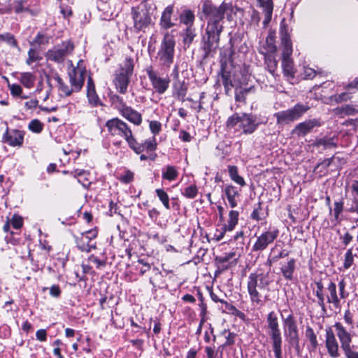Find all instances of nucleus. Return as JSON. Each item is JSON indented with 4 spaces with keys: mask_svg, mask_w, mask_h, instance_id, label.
<instances>
[{
    "mask_svg": "<svg viewBox=\"0 0 358 358\" xmlns=\"http://www.w3.org/2000/svg\"><path fill=\"white\" fill-rule=\"evenodd\" d=\"M233 6L231 3L222 2L218 7L210 1H205L201 7L202 13L208 18L206 27H216L217 29L223 30L221 23L224 15L230 16L233 13Z\"/></svg>",
    "mask_w": 358,
    "mask_h": 358,
    "instance_id": "obj_1",
    "label": "nucleus"
},
{
    "mask_svg": "<svg viewBox=\"0 0 358 358\" xmlns=\"http://www.w3.org/2000/svg\"><path fill=\"white\" fill-rule=\"evenodd\" d=\"M271 281L268 279V273H252L248 276L247 282L248 292L250 301L255 306H263L264 301L259 289H268Z\"/></svg>",
    "mask_w": 358,
    "mask_h": 358,
    "instance_id": "obj_2",
    "label": "nucleus"
},
{
    "mask_svg": "<svg viewBox=\"0 0 358 358\" xmlns=\"http://www.w3.org/2000/svg\"><path fill=\"white\" fill-rule=\"evenodd\" d=\"M156 6L151 0H143L138 6L132 7L134 27L137 31H143L151 23V15Z\"/></svg>",
    "mask_w": 358,
    "mask_h": 358,
    "instance_id": "obj_3",
    "label": "nucleus"
},
{
    "mask_svg": "<svg viewBox=\"0 0 358 358\" xmlns=\"http://www.w3.org/2000/svg\"><path fill=\"white\" fill-rule=\"evenodd\" d=\"M176 41L174 36L169 32L164 34L157 57L162 66L169 67L173 62Z\"/></svg>",
    "mask_w": 358,
    "mask_h": 358,
    "instance_id": "obj_4",
    "label": "nucleus"
},
{
    "mask_svg": "<svg viewBox=\"0 0 358 358\" xmlns=\"http://www.w3.org/2000/svg\"><path fill=\"white\" fill-rule=\"evenodd\" d=\"M223 30L217 29L216 27H206L205 34L201 40V49L203 51V58H207L216 52L219 47L220 34Z\"/></svg>",
    "mask_w": 358,
    "mask_h": 358,
    "instance_id": "obj_5",
    "label": "nucleus"
},
{
    "mask_svg": "<svg viewBox=\"0 0 358 358\" xmlns=\"http://www.w3.org/2000/svg\"><path fill=\"white\" fill-rule=\"evenodd\" d=\"M106 127L110 135L124 138L128 144L132 142L134 137L132 131L122 120L117 117L110 119L106 122Z\"/></svg>",
    "mask_w": 358,
    "mask_h": 358,
    "instance_id": "obj_6",
    "label": "nucleus"
},
{
    "mask_svg": "<svg viewBox=\"0 0 358 358\" xmlns=\"http://www.w3.org/2000/svg\"><path fill=\"white\" fill-rule=\"evenodd\" d=\"M283 324L284 335L289 345L299 347V336L297 322L292 313L289 314L286 317L281 315Z\"/></svg>",
    "mask_w": 358,
    "mask_h": 358,
    "instance_id": "obj_7",
    "label": "nucleus"
},
{
    "mask_svg": "<svg viewBox=\"0 0 358 358\" xmlns=\"http://www.w3.org/2000/svg\"><path fill=\"white\" fill-rule=\"evenodd\" d=\"M73 50L74 44L69 40L48 50L45 56L48 60L61 64L64 62L66 57L72 54Z\"/></svg>",
    "mask_w": 358,
    "mask_h": 358,
    "instance_id": "obj_8",
    "label": "nucleus"
},
{
    "mask_svg": "<svg viewBox=\"0 0 358 358\" xmlns=\"http://www.w3.org/2000/svg\"><path fill=\"white\" fill-rule=\"evenodd\" d=\"M310 109L308 105L297 103L294 107L286 110L280 111L275 114L277 123L285 124L294 122L300 118Z\"/></svg>",
    "mask_w": 358,
    "mask_h": 358,
    "instance_id": "obj_9",
    "label": "nucleus"
},
{
    "mask_svg": "<svg viewBox=\"0 0 358 358\" xmlns=\"http://www.w3.org/2000/svg\"><path fill=\"white\" fill-rule=\"evenodd\" d=\"M134 70V64L131 59H127L124 66L115 75L114 84L117 91L121 94H125L127 91L129 78Z\"/></svg>",
    "mask_w": 358,
    "mask_h": 358,
    "instance_id": "obj_10",
    "label": "nucleus"
},
{
    "mask_svg": "<svg viewBox=\"0 0 358 358\" xmlns=\"http://www.w3.org/2000/svg\"><path fill=\"white\" fill-rule=\"evenodd\" d=\"M279 231L277 229H269L257 236L252 246L253 252L264 250L268 245L271 244L278 236Z\"/></svg>",
    "mask_w": 358,
    "mask_h": 358,
    "instance_id": "obj_11",
    "label": "nucleus"
},
{
    "mask_svg": "<svg viewBox=\"0 0 358 358\" xmlns=\"http://www.w3.org/2000/svg\"><path fill=\"white\" fill-rule=\"evenodd\" d=\"M146 72L155 92L160 94H164L169 87L171 81L169 78L159 76L157 73L153 71L152 66L148 67Z\"/></svg>",
    "mask_w": 358,
    "mask_h": 358,
    "instance_id": "obj_12",
    "label": "nucleus"
},
{
    "mask_svg": "<svg viewBox=\"0 0 358 358\" xmlns=\"http://www.w3.org/2000/svg\"><path fill=\"white\" fill-rule=\"evenodd\" d=\"M86 70L80 66L73 67L69 71V82L73 92H78L83 88Z\"/></svg>",
    "mask_w": 358,
    "mask_h": 358,
    "instance_id": "obj_13",
    "label": "nucleus"
},
{
    "mask_svg": "<svg viewBox=\"0 0 358 358\" xmlns=\"http://www.w3.org/2000/svg\"><path fill=\"white\" fill-rule=\"evenodd\" d=\"M325 347L331 358L340 357L338 343L331 327L325 329Z\"/></svg>",
    "mask_w": 358,
    "mask_h": 358,
    "instance_id": "obj_14",
    "label": "nucleus"
},
{
    "mask_svg": "<svg viewBox=\"0 0 358 358\" xmlns=\"http://www.w3.org/2000/svg\"><path fill=\"white\" fill-rule=\"evenodd\" d=\"M258 126L259 123L257 122V117L255 115L248 113H242L241 115L239 128L242 129L243 134H252Z\"/></svg>",
    "mask_w": 358,
    "mask_h": 358,
    "instance_id": "obj_15",
    "label": "nucleus"
},
{
    "mask_svg": "<svg viewBox=\"0 0 358 358\" xmlns=\"http://www.w3.org/2000/svg\"><path fill=\"white\" fill-rule=\"evenodd\" d=\"M178 20V17L174 15V5L171 4L167 6L163 10L159 25L163 29H169L176 25V21Z\"/></svg>",
    "mask_w": 358,
    "mask_h": 358,
    "instance_id": "obj_16",
    "label": "nucleus"
},
{
    "mask_svg": "<svg viewBox=\"0 0 358 358\" xmlns=\"http://www.w3.org/2000/svg\"><path fill=\"white\" fill-rule=\"evenodd\" d=\"M131 141L132 142L129 143L128 145L136 154H141L144 151L147 152H155L157 146L155 136H153L152 139L146 140L144 143H138L134 137Z\"/></svg>",
    "mask_w": 358,
    "mask_h": 358,
    "instance_id": "obj_17",
    "label": "nucleus"
},
{
    "mask_svg": "<svg viewBox=\"0 0 358 358\" xmlns=\"http://www.w3.org/2000/svg\"><path fill=\"white\" fill-rule=\"evenodd\" d=\"M280 36L282 45V57L288 58L292 54V44L287 25L284 24L280 25Z\"/></svg>",
    "mask_w": 358,
    "mask_h": 358,
    "instance_id": "obj_18",
    "label": "nucleus"
},
{
    "mask_svg": "<svg viewBox=\"0 0 358 358\" xmlns=\"http://www.w3.org/2000/svg\"><path fill=\"white\" fill-rule=\"evenodd\" d=\"M24 132L22 131L13 129L8 131L7 127L3 136V141L10 146H21L24 141Z\"/></svg>",
    "mask_w": 358,
    "mask_h": 358,
    "instance_id": "obj_19",
    "label": "nucleus"
},
{
    "mask_svg": "<svg viewBox=\"0 0 358 358\" xmlns=\"http://www.w3.org/2000/svg\"><path fill=\"white\" fill-rule=\"evenodd\" d=\"M320 121L317 119L308 120L298 124L292 130V134L298 136H304L312 131L314 127H320Z\"/></svg>",
    "mask_w": 358,
    "mask_h": 358,
    "instance_id": "obj_20",
    "label": "nucleus"
},
{
    "mask_svg": "<svg viewBox=\"0 0 358 358\" xmlns=\"http://www.w3.org/2000/svg\"><path fill=\"white\" fill-rule=\"evenodd\" d=\"M86 87L88 103L94 107L103 106V103L96 93L94 82L90 76H88Z\"/></svg>",
    "mask_w": 358,
    "mask_h": 358,
    "instance_id": "obj_21",
    "label": "nucleus"
},
{
    "mask_svg": "<svg viewBox=\"0 0 358 358\" xmlns=\"http://www.w3.org/2000/svg\"><path fill=\"white\" fill-rule=\"evenodd\" d=\"M257 6L262 10L264 15L263 20L264 27L266 28L270 23L273 11V0H256Z\"/></svg>",
    "mask_w": 358,
    "mask_h": 358,
    "instance_id": "obj_22",
    "label": "nucleus"
},
{
    "mask_svg": "<svg viewBox=\"0 0 358 358\" xmlns=\"http://www.w3.org/2000/svg\"><path fill=\"white\" fill-rule=\"evenodd\" d=\"M97 8L101 13L100 17L104 20H110L113 17L115 13V8L110 1L105 0H98Z\"/></svg>",
    "mask_w": 358,
    "mask_h": 358,
    "instance_id": "obj_23",
    "label": "nucleus"
},
{
    "mask_svg": "<svg viewBox=\"0 0 358 358\" xmlns=\"http://www.w3.org/2000/svg\"><path fill=\"white\" fill-rule=\"evenodd\" d=\"M125 119L132 122L135 125H140L142 122V115L140 113L133 109L131 107L126 106L120 109L119 112Z\"/></svg>",
    "mask_w": 358,
    "mask_h": 358,
    "instance_id": "obj_24",
    "label": "nucleus"
},
{
    "mask_svg": "<svg viewBox=\"0 0 358 358\" xmlns=\"http://www.w3.org/2000/svg\"><path fill=\"white\" fill-rule=\"evenodd\" d=\"M88 234H85V232L82 233L80 238H76V243L78 248L83 251L89 252L92 249L96 248L95 243H92Z\"/></svg>",
    "mask_w": 358,
    "mask_h": 358,
    "instance_id": "obj_25",
    "label": "nucleus"
},
{
    "mask_svg": "<svg viewBox=\"0 0 358 358\" xmlns=\"http://www.w3.org/2000/svg\"><path fill=\"white\" fill-rule=\"evenodd\" d=\"M328 294L327 295V301L329 303H332L335 308L340 306V299L338 296L336 283L330 281L327 286Z\"/></svg>",
    "mask_w": 358,
    "mask_h": 358,
    "instance_id": "obj_26",
    "label": "nucleus"
},
{
    "mask_svg": "<svg viewBox=\"0 0 358 358\" xmlns=\"http://www.w3.org/2000/svg\"><path fill=\"white\" fill-rule=\"evenodd\" d=\"M224 193L230 207L235 208L237 206L236 197L239 196V193L236 187L231 185H227L224 187Z\"/></svg>",
    "mask_w": 358,
    "mask_h": 358,
    "instance_id": "obj_27",
    "label": "nucleus"
},
{
    "mask_svg": "<svg viewBox=\"0 0 358 358\" xmlns=\"http://www.w3.org/2000/svg\"><path fill=\"white\" fill-rule=\"evenodd\" d=\"M187 92V85L184 81H178L173 84V96L182 102L185 101Z\"/></svg>",
    "mask_w": 358,
    "mask_h": 358,
    "instance_id": "obj_28",
    "label": "nucleus"
},
{
    "mask_svg": "<svg viewBox=\"0 0 358 358\" xmlns=\"http://www.w3.org/2000/svg\"><path fill=\"white\" fill-rule=\"evenodd\" d=\"M316 289L314 291V294L317 299V304L322 308L323 312H326V306L324 303V296L323 294L324 285L321 280L315 282Z\"/></svg>",
    "mask_w": 358,
    "mask_h": 358,
    "instance_id": "obj_29",
    "label": "nucleus"
},
{
    "mask_svg": "<svg viewBox=\"0 0 358 358\" xmlns=\"http://www.w3.org/2000/svg\"><path fill=\"white\" fill-rule=\"evenodd\" d=\"M296 261L294 259H290L285 264L282 265L280 270L283 277L289 280L293 278V273L295 270Z\"/></svg>",
    "mask_w": 358,
    "mask_h": 358,
    "instance_id": "obj_30",
    "label": "nucleus"
},
{
    "mask_svg": "<svg viewBox=\"0 0 358 358\" xmlns=\"http://www.w3.org/2000/svg\"><path fill=\"white\" fill-rule=\"evenodd\" d=\"M179 19L180 23L187 26V27H193L194 22L195 20V15L189 9H185L179 15Z\"/></svg>",
    "mask_w": 358,
    "mask_h": 358,
    "instance_id": "obj_31",
    "label": "nucleus"
},
{
    "mask_svg": "<svg viewBox=\"0 0 358 358\" xmlns=\"http://www.w3.org/2000/svg\"><path fill=\"white\" fill-rule=\"evenodd\" d=\"M178 176V171L175 166L169 165L162 171V177L169 181L175 180Z\"/></svg>",
    "mask_w": 358,
    "mask_h": 358,
    "instance_id": "obj_32",
    "label": "nucleus"
},
{
    "mask_svg": "<svg viewBox=\"0 0 358 358\" xmlns=\"http://www.w3.org/2000/svg\"><path fill=\"white\" fill-rule=\"evenodd\" d=\"M54 79L56 80L58 85L59 90L64 96H69L73 92L71 85L69 86L67 84H66L59 75L56 74L54 76Z\"/></svg>",
    "mask_w": 358,
    "mask_h": 358,
    "instance_id": "obj_33",
    "label": "nucleus"
},
{
    "mask_svg": "<svg viewBox=\"0 0 358 358\" xmlns=\"http://www.w3.org/2000/svg\"><path fill=\"white\" fill-rule=\"evenodd\" d=\"M228 171L231 179L236 183L240 185L241 187L245 185V180L243 177L238 175V168L236 166H229Z\"/></svg>",
    "mask_w": 358,
    "mask_h": 358,
    "instance_id": "obj_34",
    "label": "nucleus"
},
{
    "mask_svg": "<svg viewBox=\"0 0 358 358\" xmlns=\"http://www.w3.org/2000/svg\"><path fill=\"white\" fill-rule=\"evenodd\" d=\"M239 213L237 210H230L229 213V220L225 225V229H228V231L234 230L238 222Z\"/></svg>",
    "mask_w": 358,
    "mask_h": 358,
    "instance_id": "obj_35",
    "label": "nucleus"
},
{
    "mask_svg": "<svg viewBox=\"0 0 358 358\" xmlns=\"http://www.w3.org/2000/svg\"><path fill=\"white\" fill-rule=\"evenodd\" d=\"M306 336L308 338L310 343V347L309 348L310 352H315L318 346V341L317 336L311 327H308L306 328Z\"/></svg>",
    "mask_w": 358,
    "mask_h": 358,
    "instance_id": "obj_36",
    "label": "nucleus"
},
{
    "mask_svg": "<svg viewBox=\"0 0 358 358\" xmlns=\"http://www.w3.org/2000/svg\"><path fill=\"white\" fill-rule=\"evenodd\" d=\"M336 113L338 115L344 114L345 115H354L358 113V106L352 105H345L336 108Z\"/></svg>",
    "mask_w": 358,
    "mask_h": 358,
    "instance_id": "obj_37",
    "label": "nucleus"
},
{
    "mask_svg": "<svg viewBox=\"0 0 358 358\" xmlns=\"http://www.w3.org/2000/svg\"><path fill=\"white\" fill-rule=\"evenodd\" d=\"M35 76L33 73L27 72L22 73L20 75V82L27 88H31L35 82Z\"/></svg>",
    "mask_w": 358,
    "mask_h": 358,
    "instance_id": "obj_38",
    "label": "nucleus"
},
{
    "mask_svg": "<svg viewBox=\"0 0 358 358\" xmlns=\"http://www.w3.org/2000/svg\"><path fill=\"white\" fill-rule=\"evenodd\" d=\"M282 66L283 69V72L285 75L287 76H293L294 72H293V62L291 59V57L287 58V57H282Z\"/></svg>",
    "mask_w": 358,
    "mask_h": 358,
    "instance_id": "obj_39",
    "label": "nucleus"
},
{
    "mask_svg": "<svg viewBox=\"0 0 358 358\" xmlns=\"http://www.w3.org/2000/svg\"><path fill=\"white\" fill-rule=\"evenodd\" d=\"M268 336L272 341V345H282V338L280 328H275L274 329L268 331Z\"/></svg>",
    "mask_w": 358,
    "mask_h": 358,
    "instance_id": "obj_40",
    "label": "nucleus"
},
{
    "mask_svg": "<svg viewBox=\"0 0 358 358\" xmlns=\"http://www.w3.org/2000/svg\"><path fill=\"white\" fill-rule=\"evenodd\" d=\"M196 36L195 29L191 27H187L183 34V43L187 47L192 43Z\"/></svg>",
    "mask_w": 358,
    "mask_h": 358,
    "instance_id": "obj_41",
    "label": "nucleus"
},
{
    "mask_svg": "<svg viewBox=\"0 0 358 358\" xmlns=\"http://www.w3.org/2000/svg\"><path fill=\"white\" fill-rule=\"evenodd\" d=\"M6 43L12 47H17V43L14 35L9 32L0 34V43Z\"/></svg>",
    "mask_w": 358,
    "mask_h": 358,
    "instance_id": "obj_42",
    "label": "nucleus"
},
{
    "mask_svg": "<svg viewBox=\"0 0 358 358\" xmlns=\"http://www.w3.org/2000/svg\"><path fill=\"white\" fill-rule=\"evenodd\" d=\"M275 34L270 32L267 36L265 41V48L268 52H275L276 51V45L275 44Z\"/></svg>",
    "mask_w": 358,
    "mask_h": 358,
    "instance_id": "obj_43",
    "label": "nucleus"
},
{
    "mask_svg": "<svg viewBox=\"0 0 358 358\" xmlns=\"http://www.w3.org/2000/svg\"><path fill=\"white\" fill-rule=\"evenodd\" d=\"M155 192L164 208L167 210L171 208L169 204V197L168 194L163 189H156Z\"/></svg>",
    "mask_w": 358,
    "mask_h": 358,
    "instance_id": "obj_44",
    "label": "nucleus"
},
{
    "mask_svg": "<svg viewBox=\"0 0 358 358\" xmlns=\"http://www.w3.org/2000/svg\"><path fill=\"white\" fill-rule=\"evenodd\" d=\"M267 327L268 330L274 329L275 328H280L278 320L275 312H270L266 318Z\"/></svg>",
    "mask_w": 358,
    "mask_h": 358,
    "instance_id": "obj_45",
    "label": "nucleus"
},
{
    "mask_svg": "<svg viewBox=\"0 0 358 358\" xmlns=\"http://www.w3.org/2000/svg\"><path fill=\"white\" fill-rule=\"evenodd\" d=\"M240 117L241 115L236 113L229 117L226 122L227 128L228 129H234L237 125L239 127Z\"/></svg>",
    "mask_w": 358,
    "mask_h": 358,
    "instance_id": "obj_46",
    "label": "nucleus"
},
{
    "mask_svg": "<svg viewBox=\"0 0 358 358\" xmlns=\"http://www.w3.org/2000/svg\"><path fill=\"white\" fill-rule=\"evenodd\" d=\"M265 64L267 70L272 74L275 72L277 68V61L272 55L265 56Z\"/></svg>",
    "mask_w": 358,
    "mask_h": 358,
    "instance_id": "obj_47",
    "label": "nucleus"
},
{
    "mask_svg": "<svg viewBox=\"0 0 358 358\" xmlns=\"http://www.w3.org/2000/svg\"><path fill=\"white\" fill-rule=\"evenodd\" d=\"M198 194V188L195 185H191L185 187L182 194L187 199H194Z\"/></svg>",
    "mask_w": 358,
    "mask_h": 358,
    "instance_id": "obj_48",
    "label": "nucleus"
},
{
    "mask_svg": "<svg viewBox=\"0 0 358 358\" xmlns=\"http://www.w3.org/2000/svg\"><path fill=\"white\" fill-rule=\"evenodd\" d=\"M351 97V93L348 92H344L341 94L332 95L330 97V100L331 101H335L337 103H340L350 100Z\"/></svg>",
    "mask_w": 358,
    "mask_h": 358,
    "instance_id": "obj_49",
    "label": "nucleus"
},
{
    "mask_svg": "<svg viewBox=\"0 0 358 358\" xmlns=\"http://www.w3.org/2000/svg\"><path fill=\"white\" fill-rule=\"evenodd\" d=\"M112 104L120 112V109L124 108L127 105L124 102L122 97L117 94H113L110 96Z\"/></svg>",
    "mask_w": 358,
    "mask_h": 358,
    "instance_id": "obj_50",
    "label": "nucleus"
},
{
    "mask_svg": "<svg viewBox=\"0 0 358 358\" xmlns=\"http://www.w3.org/2000/svg\"><path fill=\"white\" fill-rule=\"evenodd\" d=\"M197 296L200 302L199 304V306L200 307L201 309L200 316L201 317L202 320H204V318L207 313V305L204 302V297L203 296V294L199 290L197 292Z\"/></svg>",
    "mask_w": 358,
    "mask_h": 358,
    "instance_id": "obj_51",
    "label": "nucleus"
},
{
    "mask_svg": "<svg viewBox=\"0 0 358 358\" xmlns=\"http://www.w3.org/2000/svg\"><path fill=\"white\" fill-rule=\"evenodd\" d=\"M50 37L49 36L38 33L34 41L31 43V45H44L48 44Z\"/></svg>",
    "mask_w": 358,
    "mask_h": 358,
    "instance_id": "obj_52",
    "label": "nucleus"
},
{
    "mask_svg": "<svg viewBox=\"0 0 358 358\" xmlns=\"http://www.w3.org/2000/svg\"><path fill=\"white\" fill-rule=\"evenodd\" d=\"M226 333H227V335L225 336L226 341L222 345L220 346V348L222 349H224L227 346L232 345L235 343V338L236 334L227 330H224L222 332L223 334H225Z\"/></svg>",
    "mask_w": 358,
    "mask_h": 358,
    "instance_id": "obj_53",
    "label": "nucleus"
},
{
    "mask_svg": "<svg viewBox=\"0 0 358 358\" xmlns=\"http://www.w3.org/2000/svg\"><path fill=\"white\" fill-rule=\"evenodd\" d=\"M28 128L31 131L39 134L42 131L43 128V124L41 122L40 120L35 119L30 122L29 124Z\"/></svg>",
    "mask_w": 358,
    "mask_h": 358,
    "instance_id": "obj_54",
    "label": "nucleus"
},
{
    "mask_svg": "<svg viewBox=\"0 0 358 358\" xmlns=\"http://www.w3.org/2000/svg\"><path fill=\"white\" fill-rule=\"evenodd\" d=\"M222 84L224 87L226 93H228V92L231 90V88L233 87L231 80L230 78V75L229 72H224L222 74Z\"/></svg>",
    "mask_w": 358,
    "mask_h": 358,
    "instance_id": "obj_55",
    "label": "nucleus"
},
{
    "mask_svg": "<svg viewBox=\"0 0 358 358\" xmlns=\"http://www.w3.org/2000/svg\"><path fill=\"white\" fill-rule=\"evenodd\" d=\"M354 262V257L352 249H348L345 254V259L343 267L345 269H348L352 265Z\"/></svg>",
    "mask_w": 358,
    "mask_h": 358,
    "instance_id": "obj_56",
    "label": "nucleus"
},
{
    "mask_svg": "<svg viewBox=\"0 0 358 358\" xmlns=\"http://www.w3.org/2000/svg\"><path fill=\"white\" fill-rule=\"evenodd\" d=\"M222 304L224 305L225 309L232 315L239 317H243L244 316V314L242 312H241L234 305L228 303L227 301H224Z\"/></svg>",
    "mask_w": 358,
    "mask_h": 358,
    "instance_id": "obj_57",
    "label": "nucleus"
},
{
    "mask_svg": "<svg viewBox=\"0 0 358 358\" xmlns=\"http://www.w3.org/2000/svg\"><path fill=\"white\" fill-rule=\"evenodd\" d=\"M252 90L251 87L245 89L236 90L235 99L236 101L244 102L245 101V95Z\"/></svg>",
    "mask_w": 358,
    "mask_h": 358,
    "instance_id": "obj_58",
    "label": "nucleus"
},
{
    "mask_svg": "<svg viewBox=\"0 0 358 358\" xmlns=\"http://www.w3.org/2000/svg\"><path fill=\"white\" fill-rule=\"evenodd\" d=\"M317 145H322L325 148L330 147H336V143L334 142V138H323L317 141Z\"/></svg>",
    "mask_w": 358,
    "mask_h": 358,
    "instance_id": "obj_59",
    "label": "nucleus"
},
{
    "mask_svg": "<svg viewBox=\"0 0 358 358\" xmlns=\"http://www.w3.org/2000/svg\"><path fill=\"white\" fill-rule=\"evenodd\" d=\"M27 1V0H15L13 3L15 12L16 13H20L27 10L28 8L24 6Z\"/></svg>",
    "mask_w": 358,
    "mask_h": 358,
    "instance_id": "obj_60",
    "label": "nucleus"
},
{
    "mask_svg": "<svg viewBox=\"0 0 358 358\" xmlns=\"http://www.w3.org/2000/svg\"><path fill=\"white\" fill-rule=\"evenodd\" d=\"M343 205L344 203L342 200L338 201H335L334 203V215L336 220H338L340 214L343 210Z\"/></svg>",
    "mask_w": 358,
    "mask_h": 358,
    "instance_id": "obj_61",
    "label": "nucleus"
},
{
    "mask_svg": "<svg viewBox=\"0 0 358 358\" xmlns=\"http://www.w3.org/2000/svg\"><path fill=\"white\" fill-rule=\"evenodd\" d=\"M228 231V229H225V225L224 224L220 229H217L214 233L213 239L215 241H221L226 233Z\"/></svg>",
    "mask_w": 358,
    "mask_h": 358,
    "instance_id": "obj_62",
    "label": "nucleus"
},
{
    "mask_svg": "<svg viewBox=\"0 0 358 358\" xmlns=\"http://www.w3.org/2000/svg\"><path fill=\"white\" fill-rule=\"evenodd\" d=\"M149 127L154 136L158 134L162 128V124L159 122L153 120L150 122Z\"/></svg>",
    "mask_w": 358,
    "mask_h": 358,
    "instance_id": "obj_63",
    "label": "nucleus"
},
{
    "mask_svg": "<svg viewBox=\"0 0 358 358\" xmlns=\"http://www.w3.org/2000/svg\"><path fill=\"white\" fill-rule=\"evenodd\" d=\"M134 174L129 170H127L124 175L120 177V180L125 184H128L133 181Z\"/></svg>",
    "mask_w": 358,
    "mask_h": 358,
    "instance_id": "obj_64",
    "label": "nucleus"
}]
</instances>
